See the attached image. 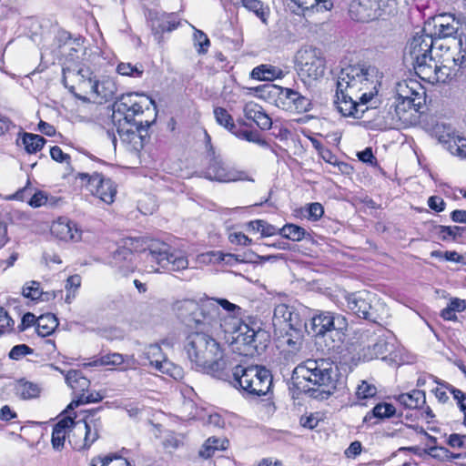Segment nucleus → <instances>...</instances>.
<instances>
[{
    "mask_svg": "<svg viewBox=\"0 0 466 466\" xmlns=\"http://www.w3.org/2000/svg\"><path fill=\"white\" fill-rule=\"evenodd\" d=\"M376 93L374 76L369 68L348 66L338 76L335 104L344 116L362 118L370 109L367 103Z\"/></svg>",
    "mask_w": 466,
    "mask_h": 466,
    "instance_id": "nucleus-1",
    "label": "nucleus"
},
{
    "mask_svg": "<svg viewBox=\"0 0 466 466\" xmlns=\"http://www.w3.org/2000/svg\"><path fill=\"white\" fill-rule=\"evenodd\" d=\"M184 349L192 367L222 380L231 377V361L225 358L220 344L205 332L187 335Z\"/></svg>",
    "mask_w": 466,
    "mask_h": 466,
    "instance_id": "nucleus-2",
    "label": "nucleus"
},
{
    "mask_svg": "<svg viewBox=\"0 0 466 466\" xmlns=\"http://www.w3.org/2000/svg\"><path fill=\"white\" fill-rule=\"evenodd\" d=\"M339 377L338 368L326 359H309L299 364L292 374L294 380L307 382L303 388L309 397L319 400L329 399L343 384Z\"/></svg>",
    "mask_w": 466,
    "mask_h": 466,
    "instance_id": "nucleus-3",
    "label": "nucleus"
},
{
    "mask_svg": "<svg viewBox=\"0 0 466 466\" xmlns=\"http://www.w3.org/2000/svg\"><path fill=\"white\" fill-rule=\"evenodd\" d=\"M175 310L181 321L197 332H214L221 328L220 309L216 301L206 300L198 304L193 299H184L175 305Z\"/></svg>",
    "mask_w": 466,
    "mask_h": 466,
    "instance_id": "nucleus-4",
    "label": "nucleus"
},
{
    "mask_svg": "<svg viewBox=\"0 0 466 466\" xmlns=\"http://www.w3.org/2000/svg\"><path fill=\"white\" fill-rule=\"evenodd\" d=\"M230 375L228 381L252 396H264L272 386V375L262 366L243 367L231 363Z\"/></svg>",
    "mask_w": 466,
    "mask_h": 466,
    "instance_id": "nucleus-5",
    "label": "nucleus"
},
{
    "mask_svg": "<svg viewBox=\"0 0 466 466\" xmlns=\"http://www.w3.org/2000/svg\"><path fill=\"white\" fill-rule=\"evenodd\" d=\"M145 259L151 270L157 272L159 268L179 271L188 267V259L182 251L172 248L168 244L158 240L152 241L144 251Z\"/></svg>",
    "mask_w": 466,
    "mask_h": 466,
    "instance_id": "nucleus-6",
    "label": "nucleus"
},
{
    "mask_svg": "<svg viewBox=\"0 0 466 466\" xmlns=\"http://www.w3.org/2000/svg\"><path fill=\"white\" fill-rule=\"evenodd\" d=\"M347 308L359 318L378 323L387 314L386 305L375 294L361 290L345 296Z\"/></svg>",
    "mask_w": 466,
    "mask_h": 466,
    "instance_id": "nucleus-7",
    "label": "nucleus"
},
{
    "mask_svg": "<svg viewBox=\"0 0 466 466\" xmlns=\"http://www.w3.org/2000/svg\"><path fill=\"white\" fill-rule=\"evenodd\" d=\"M394 0H352L349 15L352 20L369 23L390 15L394 10Z\"/></svg>",
    "mask_w": 466,
    "mask_h": 466,
    "instance_id": "nucleus-8",
    "label": "nucleus"
},
{
    "mask_svg": "<svg viewBox=\"0 0 466 466\" xmlns=\"http://www.w3.org/2000/svg\"><path fill=\"white\" fill-rule=\"evenodd\" d=\"M390 332L381 326L374 329H366L360 334L362 356L366 360L378 358L384 359L392 350L393 345L389 341Z\"/></svg>",
    "mask_w": 466,
    "mask_h": 466,
    "instance_id": "nucleus-9",
    "label": "nucleus"
},
{
    "mask_svg": "<svg viewBox=\"0 0 466 466\" xmlns=\"http://www.w3.org/2000/svg\"><path fill=\"white\" fill-rule=\"evenodd\" d=\"M236 349L245 356L261 354L268 346V334L264 329L255 330L244 324L238 328V334L234 338Z\"/></svg>",
    "mask_w": 466,
    "mask_h": 466,
    "instance_id": "nucleus-10",
    "label": "nucleus"
},
{
    "mask_svg": "<svg viewBox=\"0 0 466 466\" xmlns=\"http://www.w3.org/2000/svg\"><path fill=\"white\" fill-rule=\"evenodd\" d=\"M268 95L274 97L279 108L296 113H305L311 109V101L298 91L277 85L268 86Z\"/></svg>",
    "mask_w": 466,
    "mask_h": 466,
    "instance_id": "nucleus-11",
    "label": "nucleus"
},
{
    "mask_svg": "<svg viewBox=\"0 0 466 466\" xmlns=\"http://www.w3.org/2000/svg\"><path fill=\"white\" fill-rule=\"evenodd\" d=\"M299 75L301 78L318 79L325 73V58L319 49L306 46L296 55Z\"/></svg>",
    "mask_w": 466,
    "mask_h": 466,
    "instance_id": "nucleus-12",
    "label": "nucleus"
},
{
    "mask_svg": "<svg viewBox=\"0 0 466 466\" xmlns=\"http://www.w3.org/2000/svg\"><path fill=\"white\" fill-rule=\"evenodd\" d=\"M395 101L412 113L419 112L425 103L424 87L414 79H406L396 85Z\"/></svg>",
    "mask_w": 466,
    "mask_h": 466,
    "instance_id": "nucleus-13",
    "label": "nucleus"
},
{
    "mask_svg": "<svg viewBox=\"0 0 466 466\" xmlns=\"http://www.w3.org/2000/svg\"><path fill=\"white\" fill-rule=\"evenodd\" d=\"M76 178L85 182L86 189L94 196L106 204H112L116 194V186L109 179L105 178L101 174L78 173Z\"/></svg>",
    "mask_w": 466,
    "mask_h": 466,
    "instance_id": "nucleus-14",
    "label": "nucleus"
},
{
    "mask_svg": "<svg viewBox=\"0 0 466 466\" xmlns=\"http://www.w3.org/2000/svg\"><path fill=\"white\" fill-rule=\"evenodd\" d=\"M205 177L221 183L247 180L254 182L246 171L228 167L219 157H213L205 171Z\"/></svg>",
    "mask_w": 466,
    "mask_h": 466,
    "instance_id": "nucleus-15",
    "label": "nucleus"
},
{
    "mask_svg": "<svg viewBox=\"0 0 466 466\" xmlns=\"http://www.w3.org/2000/svg\"><path fill=\"white\" fill-rule=\"evenodd\" d=\"M348 326L345 316L331 311H320L311 318V329L316 336H324L333 330L344 333Z\"/></svg>",
    "mask_w": 466,
    "mask_h": 466,
    "instance_id": "nucleus-16",
    "label": "nucleus"
},
{
    "mask_svg": "<svg viewBox=\"0 0 466 466\" xmlns=\"http://www.w3.org/2000/svg\"><path fill=\"white\" fill-rule=\"evenodd\" d=\"M412 65L418 76L431 84L445 82L449 75L448 68L439 65L431 55Z\"/></svg>",
    "mask_w": 466,
    "mask_h": 466,
    "instance_id": "nucleus-17",
    "label": "nucleus"
},
{
    "mask_svg": "<svg viewBox=\"0 0 466 466\" xmlns=\"http://www.w3.org/2000/svg\"><path fill=\"white\" fill-rule=\"evenodd\" d=\"M93 76L92 71L86 66H75L63 68V82L68 90L75 95L76 97L83 101H87L89 98L78 94L76 91L81 86L82 83Z\"/></svg>",
    "mask_w": 466,
    "mask_h": 466,
    "instance_id": "nucleus-18",
    "label": "nucleus"
},
{
    "mask_svg": "<svg viewBox=\"0 0 466 466\" xmlns=\"http://www.w3.org/2000/svg\"><path fill=\"white\" fill-rule=\"evenodd\" d=\"M433 47V36L428 34H417L412 37L406 48V56H410L411 63L414 64L431 55Z\"/></svg>",
    "mask_w": 466,
    "mask_h": 466,
    "instance_id": "nucleus-19",
    "label": "nucleus"
},
{
    "mask_svg": "<svg viewBox=\"0 0 466 466\" xmlns=\"http://www.w3.org/2000/svg\"><path fill=\"white\" fill-rule=\"evenodd\" d=\"M272 321L276 328L279 327L283 329L298 330L302 326L299 315L286 304H279L275 307Z\"/></svg>",
    "mask_w": 466,
    "mask_h": 466,
    "instance_id": "nucleus-20",
    "label": "nucleus"
},
{
    "mask_svg": "<svg viewBox=\"0 0 466 466\" xmlns=\"http://www.w3.org/2000/svg\"><path fill=\"white\" fill-rule=\"evenodd\" d=\"M147 17L155 35L160 36L164 32L173 31L179 24L174 14H160L150 10Z\"/></svg>",
    "mask_w": 466,
    "mask_h": 466,
    "instance_id": "nucleus-21",
    "label": "nucleus"
},
{
    "mask_svg": "<svg viewBox=\"0 0 466 466\" xmlns=\"http://www.w3.org/2000/svg\"><path fill=\"white\" fill-rule=\"evenodd\" d=\"M143 358L148 360L151 367L163 373H168L172 366L158 344L147 346L143 350Z\"/></svg>",
    "mask_w": 466,
    "mask_h": 466,
    "instance_id": "nucleus-22",
    "label": "nucleus"
},
{
    "mask_svg": "<svg viewBox=\"0 0 466 466\" xmlns=\"http://www.w3.org/2000/svg\"><path fill=\"white\" fill-rule=\"evenodd\" d=\"M134 259L135 254L129 248L123 247L114 252L111 263L126 276L135 270Z\"/></svg>",
    "mask_w": 466,
    "mask_h": 466,
    "instance_id": "nucleus-23",
    "label": "nucleus"
},
{
    "mask_svg": "<svg viewBox=\"0 0 466 466\" xmlns=\"http://www.w3.org/2000/svg\"><path fill=\"white\" fill-rule=\"evenodd\" d=\"M51 232L58 238L66 241L77 240L81 237L76 223L67 218H59L54 222L51 226Z\"/></svg>",
    "mask_w": 466,
    "mask_h": 466,
    "instance_id": "nucleus-24",
    "label": "nucleus"
},
{
    "mask_svg": "<svg viewBox=\"0 0 466 466\" xmlns=\"http://www.w3.org/2000/svg\"><path fill=\"white\" fill-rule=\"evenodd\" d=\"M414 114L411 111L394 101L391 105H390L387 115L383 117L387 125L395 127H398L400 123L405 124L410 122Z\"/></svg>",
    "mask_w": 466,
    "mask_h": 466,
    "instance_id": "nucleus-25",
    "label": "nucleus"
},
{
    "mask_svg": "<svg viewBox=\"0 0 466 466\" xmlns=\"http://www.w3.org/2000/svg\"><path fill=\"white\" fill-rule=\"evenodd\" d=\"M245 117L253 120L262 130H268L272 127V120L262 106L256 103H248L244 107Z\"/></svg>",
    "mask_w": 466,
    "mask_h": 466,
    "instance_id": "nucleus-26",
    "label": "nucleus"
},
{
    "mask_svg": "<svg viewBox=\"0 0 466 466\" xmlns=\"http://www.w3.org/2000/svg\"><path fill=\"white\" fill-rule=\"evenodd\" d=\"M74 424V420L70 417L60 420L52 431L51 443L56 451H61L65 446L66 438L70 434V429Z\"/></svg>",
    "mask_w": 466,
    "mask_h": 466,
    "instance_id": "nucleus-27",
    "label": "nucleus"
},
{
    "mask_svg": "<svg viewBox=\"0 0 466 466\" xmlns=\"http://www.w3.org/2000/svg\"><path fill=\"white\" fill-rule=\"evenodd\" d=\"M289 74L286 68H280L272 65L265 64L256 66L251 71V77L263 81H273L275 79H281Z\"/></svg>",
    "mask_w": 466,
    "mask_h": 466,
    "instance_id": "nucleus-28",
    "label": "nucleus"
},
{
    "mask_svg": "<svg viewBox=\"0 0 466 466\" xmlns=\"http://www.w3.org/2000/svg\"><path fill=\"white\" fill-rule=\"evenodd\" d=\"M101 408L86 410V414L82 421V427L87 431V441L86 443H94L99 437L98 431L102 428L100 417L96 414Z\"/></svg>",
    "mask_w": 466,
    "mask_h": 466,
    "instance_id": "nucleus-29",
    "label": "nucleus"
},
{
    "mask_svg": "<svg viewBox=\"0 0 466 466\" xmlns=\"http://www.w3.org/2000/svg\"><path fill=\"white\" fill-rule=\"evenodd\" d=\"M72 431L68 434V442L76 451L87 450L93 443H86L87 441V431L82 427V421H75L72 425Z\"/></svg>",
    "mask_w": 466,
    "mask_h": 466,
    "instance_id": "nucleus-30",
    "label": "nucleus"
},
{
    "mask_svg": "<svg viewBox=\"0 0 466 466\" xmlns=\"http://www.w3.org/2000/svg\"><path fill=\"white\" fill-rule=\"evenodd\" d=\"M397 400L405 408L418 409L426 403V396L423 390H414L410 393L400 394Z\"/></svg>",
    "mask_w": 466,
    "mask_h": 466,
    "instance_id": "nucleus-31",
    "label": "nucleus"
},
{
    "mask_svg": "<svg viewBox=\"0 0 466 466\" xmlns=\"http://www.w3.org/2000/svg\"><path fill=\"white\" fill-rule=\"evenodd\" d=\"M36 332L41 337L51 335L58 326L56 317L52 313L43 314L36 319Z\"/></svg>",
    "mask_w": 466,
    "mask_h": 466,
    "instance_id": "nucleus-32",
    "label": "nucleus"
},
{
    "mask_svg": "<svg viewBox=\"0 0 466 466\" xmlns=\"http://www.w3.org/2000/svg\"><path fill=\"white\" fill-rule=\"evenodd\" d=\"M228 446V441L225 438H208L199 451V456L208 459L215 454L217 451H224Z\"/></svg>",
    "mask_w": 466,
    "mask_h": 466,
    "instance_id": "nucleus-33",
    "label": "nucleus"
},
{
    "mask_svg": "<svg viewBox=\"0 0 466 466\" xmlns=\"http://www.w3.org/2000/svg\"><path fill=\"white\" fill-rule=\"evenodd\" d=\"M430 132L440 143L446 144L447 147L457 137L455 136L454 129L450 125L444 123H436L431 127Z\"/></svg>",
    "mask_w": 466,
    "mask_h": 466,
    "instance_id": "nucleus-34",
    "label": "nucleus"
},
{
    "mask_svg": "<svg viewBox=\"0 0 466 466\" xmlns=\"http://www.w3.org/2000/svg\"><path fill=\"white\" fill-rule=\"evenodd\" d=\"M66 384L75 391L84 392L88 389L90 381L76 370H71L66 374Z\"/></svg>",
    "mask_w": 466,
    "mask_h": 466,
    "instance_id": "nucleus-35",
    "label": "nucleus"
},
{
    "mask_svg": "<svg viewBox=\"0 0 466 466\" xmlns=\"http://www.w3.org/2000/svg\"><path fill=\"white\" fill-rule=\"evenodd\" d=\"M304 11L324 12L333 7L332 0H291Z\"/></svg>",
    "mask_w": 466,
    "mask_h": 466,
    "instance_id": "nucleus-36",
    "label": "nucleus"
},
{
    "mask_svg": "<svg viewBox=\"0 0 466 466\" xmlns=\"http://www.w3.org/2000/svg\"><path fill=\"white\" fill-rule=\"evenodd\" d=\"M46 142V140L43 137L26 132L23 134L21 138V143L28 154H35L40 151Z\"/></svg>",
    "mask_w": 466,
    "mask_h": 466,
    "instance_id": "nucleus-37",
    "label": "nucleus"
},
{
    "mask_svg": "<svg viewBox=\"0 0 466 466\" xmlns=\"http://www.w3.org/2000/svg\"><path fill=\"white\" fill-rule=\"evenodd\" d=\"M436 234L441 240L452 239L456 240L459 238H462L466 233V227L459 226H435Z\"/></svg>",
    "mask_w": 466,
    "mask_h": 466,
    "instance_id": "nucleus-38",
    "label": "nucleus"
},
{
    "mask_svg": "<svg viewBox=\"0 0 466 466\" xmlns=\"http://www.w3.org/2000/svg\"><path fill=\"white\" fill-rule=\"evenodd\" d=\"M214 116L216 122L228 130L231 134H234L237 130V126L234 122L232 116L224 107L217 106L214 108Z\"/></svg>",
    "mask_w": 466,
    "mask_h": 466,
    "instance_id": "nucleus-39",
    "label": "nucleus"
},
{
    "mask_svg": "<svg viewBox=\"0 0 466 466\" xmlns=\"http://www.w3.org/2000/svg\"><path fill=\"white\" fill-rule=\"evenodd\" d=\"M278 233L292 241H300L309 236L305 228L295 224H286L283 228L278 229Z\"/></svg>",
    "mask_w": 466,
    "mask_h": 466,
    "instance_id": "nucleus-40",
    "label": "nucleus"
},
{
    "mask_svg": "<svg viewBox=\"0 0 466 466\" xmlns=\"http://www.w3.org/2000/svg\"><path fill=\"white\" fill-rule=\"evenodd\" d=\"M40 391V387L34 382L25 380H21L17 382L16 392L24 400L37 398Z\"/></svg>",
    "mask_w": 466,
    "mask_h": 466,
    "instance_id": "nucleus-41",
    "label": "nucleus"
},
{
    "mask_svg": "<svg viewBox=\"0 0 466 466\" xmlns=\"http://www.w3.org/2000/svg\"><path fill=\"white\" fill-rule=\"evenodd\" d=\"M95 87V98L100 97L105 100L111 99L116 90L115 83L109 78L101 81L96 80Z\"/></svg>",
    "mask_w": 466,
    "mask_h": 466,
    "instance_id": "nucleus-42",
    "label": "nucleus"
},
{
    "mask_svg": "<svg viewBox=\"0 0 466 466\" xmlns=\"http://www.w3.org/2000/svg\"><path fill=\"white\" fill-rule=\"evenodd\" d=\"M248 229L254 232H260L262 237H270L278 233V228L275 226L262 219L248 222Z\"/></svg>",
    "mask_w": 466,
    "mask_h": 466,
    "instance_id": "nucleus-43",
    "label": "nucleus"
},
{
    "mask_svg": "<svg viewBox=\"0 0 466 466\" xmlns=\"http://www.w3.org/2000/svg\"><path fill=\"white\" fill-rule=\"evenodd\" d=\"M461 26L459 20H452L447 25H438L434 27L433 35L438 38H446L454 36Z\"/></svg>",
    "mask_w": 466,
    "mask_h": 466,
    "instance_id": "nucleus-44",
    "label": "nucleus"
},
{
    "mask_svg": "<svg viewBox=\"0 0 466 466\" xmlns=\"http://www.w3.org/2000/svg\"><path fill=\"white\" fill-rule=\"evenodd\" d=\"M241 4L248 10L252 11L264 23L267 24L268 9L263 6L259 0H241Z\"/></svg>",
    "mask_w": 466,
    "mask_h": 466,
    "instance_id": "nucleus-45",
    "label": "nucleus"
},
{
    "mask_svg": "<svg viewBox=\"0 0 466 466\" xmlns=\"http://www.w3.org/2000/svg\"><path fill=\"white\" fill-rule=\"evenodd\" d=\"M125 361V357L120 353H110L102 356L96 360L86 363L85 366H118Z\"/></svg>",
    "mask_w": 466,
    "mask_h": 466,
    "instance_id": "nucleus-46",
    "label": "nucleus"
},
{
    "mask_svg": "<svg viewBox=\"0 0 466 466\" xmlns=\"http://www.w3.org/2000/svg\"><path fill=\"white\" fill-rule=\"evenodd\" d=\"M378 390L374 384L366 380H361L356 389V397L358 400H366L374 397Z\"/></svg>",
    "mask_w": 466,
    "mask_h": 466,
    "instance_id": "nucleus-47",
    "label": "nucleus"
},
{
    "mask_svg": "<svg viewBox=\"0 0 466 466\" xmlns=\"http://www.w3.org/2000/svg\"><path fill=\"white\" fill-rule=\"evenodd\" d=\"M447 149L454 156L466 159V138L457 136L450 142Z\"/></svg>",
    "mask_w": 466,
    "mask_h": 466,
    "instance_id": "nucleus-48",
    "label": "nucleus"
},
{
    "mask_svg": "<svg viewBox=\"0 0 466 466\" xmlns=\"http://www.w3.org/2000/svg\"><path fill=\"white\" fill-rule=\"evenodd\" d=\"M233 135L238 138L255 143L260 147H268V143L266 142V140H264L258 132L239 130L237 128L236 132Z\"/></svg>",
    "mask_w": 466,
    "mask_h": 466,
    "instance_id": "nucleus-49",
    "label": "nucleus"
},
{
    "mask_svg": "<svg viewBox=\"0 0 466 466\" xmlns=\"http://www.w3.org/2000/svg\"><path fill=\"white\" fill-rule=\"evenodd\" d=\"M396 412L395 407L387 402L379 403L372 409L373 417L385 419L392 417Z\"/></svg>",
    "mask_w": 466,
    "mask_h": 466,
    "instance_id": "nucleus-50",
    "label": "nucleus"
},
{
    "mask_svg": "<svg viewBox=\"0 0 466 466\" xmlns=\"http://www.w3.org/2000/svg\"><path fill=\"white\" fill-rule=\"evenodd\" d=\"M138 97L137 94H126L122 95L116 102V110L125 114L131 106H134V102Z\"/></svg>",
    "mask_w": 466,
    "mask_h": 466,
    "instance_id": "nucleus-51",
    "label": "nucleus"
},
{
    "mask_svg": "<svg viewBox=\"0 0 466 466\" xmlns=\"http://www.w3.org/2000/svg\"><path fill=\"white\" fill-rule=\"evenodd\" d=\"M116 71L122 76H129L138 77L142 75V66H133L130 63H120L117 66Z\"/></svg>",
    "mask_w": 466,
    "mask_h": 466,
    "instance_id": "nucleus-52",
    "label": "nucleus"
},
{
    "mask_svg": "<svg viewBox=\"0 0 466 466\" xmlns=\"http://www.w3.org/2000/svg\"><path fill=\"white\" fill-rule=\"evenodd\" d=\"M194 41L195 45L199 46L198 53L205 54L208 51L210 42L204 32L195 28Z\"/></svg>",
    "mask_w": 466,
    "mask_h": 466,
    "instance_id": "nucleus-53",
    "label": "nucleus"
},
{
    "mask_svg": "<svg viewBox=\"0 0 466 466\" xmlns=\"http://www.w3.org/2000/svg\"><path fill=\"white\" fill-rule=\"evenodd\" d=\"M32 352H33V350L30 347H28L27 345L19 344V345L14 346L12 348L8 356L12 360H18L21 358H23L28 354H31Z\"/></svg>",
    "mask_w": 466,
    "mask_h": 466,
    "instance_id": "nucleus-54",
    "label": "nucleus"
},
{
    "mask_svg": "<svg viewBox=\"0 0 466 466\" xmlns=\"http://www.w3.org/2000/svg\"><path fill=\"white\" fill-rule=\"evenodd\" d=\"M23 295L31 299L42 298L43 292L40 291V284L36 281H32L30 286H26L23 289Z\"/></svg>",
    "mask_w": 466,
    "mask_h": 466,
    "instance_id": "nucleus-55",
    "label": "nucleus"
},
{
    "mask_svg": "<svg viewBox=\"0 0 466 466\" xmlns=\"http://www.w3.org/2000/svg\"><path fill=\"white\" fill-rule=\"evenodd\" d=\"M96 80L93 78L92 76L87 77L84 83H82L81 86L77 89L79 91L78 94H81L82 96H91L93 98H95L96 94Z\"/></svg>",
    "mask_w": 466,
    "mask_h": 466,
    "instance_id": "nucleus-56",
    "label": "nucleus"
},
{
    "mask_svg": "<svg viewBox=\"0 0 466 466\" xmlns=\"http://www.w3.org/2000/svg\"><path fill=\"white\" fill-rule=\"evenodd\" d=\"M208 300L216 301L218 308H219V306L222 307L225 310H227L228 313H230L232 315H236L241 309L238 305L229 302L226 299H209Z\"/></svg>",
    "mask_w": 466,
    "mask_h": 466,
    "instance_id": "nucleus-57",
    "label": "nucleus"
},
{
    "mask_svg": "<svg viewBox=\"0 0 466 466\" xmlns=\"http://www.w3.org/2000/svg\"><path fill=\"white\" fill-rule=\"evenodd\" d=\"M50 156L52 159L59 163H66L69 165L70 156L62 151L58 146H54L50 149Z\"/></svg>",
    "mask_w": 466,
    "mask_h": 466,
    "instance_id": "nucleus-58",
    "label": "nucleus"
},
{
    "mask_svg": "<svg viewBox=\"0 0 466 466\" xmlns=\"http://www.w3.org/2000/svg\"><path fill=\"white\" fill-rule=\"evenodd\" d=\"M228 238L232 244H238L242 246H250L252 244V239L249 238L245 234H243L242 232L231 233Z\"/></svg>",
    "mask_w": 466,
    "mask_h": 466,
    "instance_id": "nucleus-59",
    "label": "nucleus"
},
{
    "mask_svg": "<svg viewBox=\"0 0 466 466\" xmlns=\"http://www.w3.org/2000/svg\"><path fill=\"white\" fill-rule=\"evenodd\" d=\"M453 399L456 400L460 410L463 413V425L466 427V393L462 390L455 391Z\"/></svg>",
    "mask_w": 466,
    "mask_h": 466,
    "instance_id": "nucleus-60",
    "label": "nucleus"
},
{
    "mask_svg": "<svg viewBox=\"0 0 466 466\" xmlns=\"http://www.w3.org/2000/svg\"><path fill=\"white\" fill-rule=\"evenodd\" d=\"M448 444L452 448H466V435L451 434Z\"/></svg>",
    "mask_w": 466,
    "mask_h": 466,
    "instance_id": "nucleus-61",
    "label": "nucleus"
},
{
    "mask_svg": "<svg viewBox=\"0 0 466 466\" xmlns=\"http://www.w3.org/2000/svg\"><path fill=\"white\" fill-rule=\"evenodd\" d=\"M47 201V196L43 191L35 192L28 201V204L33 208H39L45 205Z\"/></svg>",
    "mask_w": 466,
    "mask_h": 466,
    "instance_id": "nucleus-62",
    "label": "nucleus"
},
{
    "mask_svg": "<svg viewBox=\"0 0 466 466\" xmlns=\"http://www.w3.org/2000/svg\"><path fill=\"white\" fill-rule=\"evenodd\" d=\"M324 214V209L321 204L315 202L311 203L309 207V218L314 221L319 219Z\"/></svg>",
    "mask_w": 466,
    "mask_h": 466,
    "instance_id": "nucleus-63",
    "label": "nucleus"
},
{
    "mask_svg": "<svg viewBox=\"0 0 466 466\" xmlns=\"http://www.w3.org/2000/svg\"><path fill=\"white\" fill-rule=\"evenodd\" d=\"M429 207L435 210L436 212H441L445 209V202L444 200L438 196H431L428 199Z\"/></svg>",
    "mask_w": 466,
    "mask_h": 466,
    "instance_id": "nucleus-64",
    "label": "nucleus"
}]
</instances>
